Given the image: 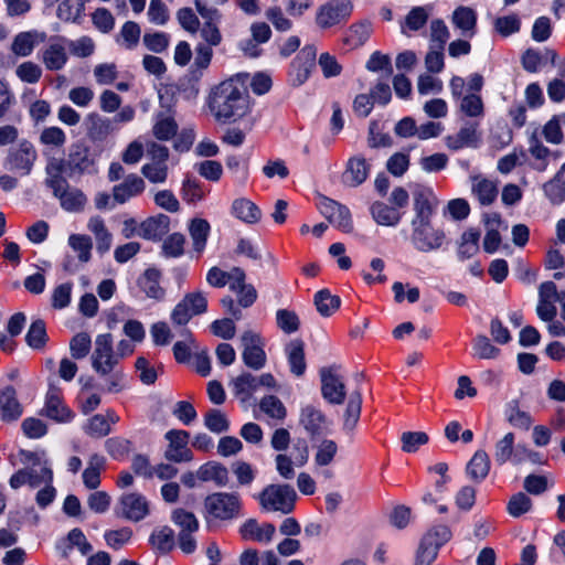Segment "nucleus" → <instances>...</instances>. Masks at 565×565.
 <instances>
[{
    "mask_svg": "<svg viewBox=\"0 0 565 565\" xmlns=\"http://www.w3.org/2000/svg\"><path fill=\"white\" fill-rule=\"evenodd\" d=\"M185 236L181 233L168 235L161 245V255L166 258H179L184 254Z\"/></svg>",
    "mask_w": 565,
    "mask_h": 565,
    "instance_id": "obj_46",
    "label": "nucleus"
},
{
    "mask_svg": "<svg viewBox=\"0 0 565 565\" xmlns=\"http://www.w3.org/2000/svg\"><path fill=\"white\" fill-rule=\"evenodd\" d=\"M22 415V406L13 386L0 391V416L4 422L17 420Z\"/></svg>",
    "mask_w": 565,
    "mask_h": 565,
    "instance_id": "obj_31",
    "label": "nucleus"
},
{
    "mask_svg": "<svg viewBox=\"0 0 565 565\" xmlns=\"http://www.w3.org/2000/svg\"><path fill=\"white\" fill-rule=\"evenodd\" d=\"M106 467V458L99 454L90 455L87 467L82 473L85 488L96 490L100 486V473Z\"/></svg>",
    "mask_w": 565,
    "mask_h": 565,
    "instance_id": "obj_33",
    "label": "nucleus"
},
{
    "mask_svg": "<svg viewBox=\"0 0 565 565\" xmlns=\"http://www.w3.org/2000/svg\"><path fill=\"white\" fill-rule=\"evenodd\" d=\"M170 231V217L158 214L139 224L138 236L148 241H160Z\"/></svg>",
    "mask_w": 565,
    "mask_h": 565,
    "instance_id": "obj_27",
    "label": "nucleus"
},
{
    "mask_svg": "<svg viewBox=\"0 0 565 565\" xmlns=\"http://www.w3.org/2000/svg\"><path fill=\"white\" fill-rule=\"evenodd\" d=\"M290 372L296 376L305 374L307 364L305 359V344L301 340H291L285 348Z\"/></svg>",
    "mask_w": 565,
    "mask_h": 565,
    "instance_id": "obj_34",
    "label": "nucleus"
},
{
    "mask_svg": "<svg viewBox=\"0 0 565 565\" xmlns=\"http://www.w3.org/2000/svg\"><path fill=\"white\" fill-rule=\"evenodd\" d=\"M259 408L268 417L282 422L287 416V409L282 402L275 395H266L259 402Z\"/></svg>",
    "mask_w": 565,
    "mask_h": 565,
    "instance_id": "obj_49",
    "label": "nucleus"
},
{
    "mask_svg": "<svg viewBox=\"0 0 565 565\" xmlns=\"http://www.w3.org/2000/svg\"><path fill=\"white\" fill-rule=\"evenodd\" d=\"M143 190V179H126L122 183L114 186L113 201L118 204H124L131 198L142 193Z\"/></svg>",
    "mask_w": 565,
    "mask_h": 565,
    "instance_id": "obj_37",
    "label": "nucleus"
},
{
    "mask_svg": "<svg viewBox=\"0 0 565 565\" xmlns=\"http://www.w3.org/2000/svg\"><path fill=\"white\" fill-rule=\"evenodd\" d=\"M141 29L138 23L127 21L116 39L117 43L124 45L127 50H132L139 43Z\"/></svg>",
    "mask_w": 565,
    "mask_h": 565,
    "instance_id": "obj_51",
    "label": "nucleus"
},
{
    "mask_svg": "<svg viewBox=\"0 0 565 565\" xmlns=\"http://www.w3.org/2000/svg\"><path fill=\"white\" fill-rule=\"evenodd\" d=\"M388 203L375 201L370 206L374 222L381 226H397L403 217L401 210L409 203L408 191L403 186H395L388 195Z\"/></svg>",
    "mask_w": 565,
    "mask_h": 565,
    "instance_id": "obj_3",
    "label": "nucleus"
},
{
    "mask_svg": "<svg viewBox=\"0 0 565 565\" xmlns=\"http://www.w3.org/2000/svg\"><path fill=\"white\" fill-rule=\"evenodd\" d=\"M299 424L309 436L316 437L327 430L329 423L320 408L308 404L300 408Z\"/></svg>",
    "mask_w": 565,
    "mask_h": 565,
    "instance_id": "obj_24",
    "label": "nucleus"
},
{
    "mask_svg": "<svg viewBox=\"0 0 565 565\" xmlns=\"http://www.w3.org/2000/svg\"><path fill=\"white\" fill-rule=\"evenodd\" d=\"M198 478L202 481H214L217 486H226L228 481L227 469L217 462H207L198 470Z\"/></svg>",
    "mask_w": 565,
    "mask_h": 565,
    "instance_id": "obj_41",
    "label": "nucleus"
},
{
    "mask_svg": "<svg viewBox=\"0 0 565 565\" xmlns=\"http://www.w3.org/2000/svg\"><path fill=\"white\" fill-rule=\"evenodd\" d=\"M161 273L156 268H148L138 279V286L147 297L162 300L166 296L164 289L160 286Z\"/></svg>",
    "mask_w": 565,
    "mask_h": 565,
    "instance_id": "obj_32",
    "label": "nucleus"
},
{
    "mask_svg": "<svg viewBox=\"0 0 565 565\" xmlns=\"http://www.w3.org/2000/svg\"><path fill=\"white\" fill-rule=\"evenodd\" d=\"M92 349L90 335L86 332L76 333L70 341V352L73 359L86 358Z\"/></svg>",
    "mask_w": 565,
    "mask_h": 565,
    "instance_id": "obj_55",
    "label": "nucleus"
},
{
    "mask_svg": "<svg viewBox=\"0 0 565 565\" xmlns=\"http://www.w3.org/2000/svg\"><path fill=\"white\" fill-rule=\"evenodd\" d=\"M25 342L30 348L35 350L44 348L47 342V333L43 320L39 319L31 323L25 335Z\"/></svg>",
    "mask_w": 565,
    "mask_h": 565,
    "instance_id": "obj_50",
    "label": "nucleus"
},
{
    "mask_svg": "<svg viewBox=\"0 0 565 565\" xmlns=\"http://www.w3.org/2000/svg\"><path fill=\"white\" fill-rule=\"evenodd\" d=\"M480 236V231L472 227L461 234L457 250L461 260L469 259L478 253Z\"/></svg>",
    "mask_w": 565,
    "mask_h": 565,
    "instance_id": "obj_39",
    "label": "nucleus"
},
{
    "mask_svg": "<svg viewBox=\"0 0 565 565\" xmlns=\"http://www.w3.org/2000/svg\"><path fill=\"white\" fill-rule=\"evenodd\" d=\"M206 518L230 521L241 515L242 501L237 493L215 492L204 500Z\"/></svg>",
    "mask_w": 565,
    "mask_h": 565,
    "instance_id": "obj_5",
    "label": "nucleus"
},
{
    "mask_svg": "<svg viewBox=\"0 0 565 565\" xmlns=\"http://www.w3.org/2000/svg\"><path fill=\"white\" fill-rule=\"evenodd\" d=\"M339 366L332 365L320 370L321 394L331 404H342L345 399V385L339 374Z\"/></svg>",
    "mask_w": 565,
    "mask_h": 565,
    "instance_id": "obj_15",
    "label": "nucleus"
},
{
    "mask_svg": "<svg viewBox=\"0 0 565 565\" xmlns=\"http://www.w3.org/2000/svg\"><path fill=\"white\" fill-rule=\"evenodd\" d=\"M317 47L315 45H305L292 60L288 78L292 86L302 85L310 76L311 71L316 66Z\"/></svg>",
    "mask_w": 565,
    "mask_h": 565,
    "instance_id": "obj_13",
    "label": "nucleus"
},
{
    "mask_svg": "<svg viewBox=\"0 0 565 565\" xmlns=\"http://www.w3.org/2000/svg\"><path fill=\"white\" fill-rule=\"evenodd\" d=\"M67 40L62 36L51 38L47 45L41 51V61L49 71L62 70L67 61Z\"/></svg>",
    "mask_w": 565,
    "mask_h": 565,
    "instance_id": "obj_19",
    "label": "nucleus"
},
{
    "mask_svg": "<svg viewBox=\"0 0 565 565\" xmlns=\"http://www.w3.org/2000/svg\"><path fill=\"white\" fill-rule=\"evenodd\" d=\"M353 9L351 0H328L318 8L316 24L322 30L343 25L351 18Z\"/></svg>",
    "mask_w": 565,
    "mask_h": 565,
    "instance_id": "obj_8",
    "label": "nucleus"
},
{
    "mask_svg": "<svg viewBox=\"0 0 565 565\" xmlns=\"http://www.w3.org/2000/svg\"><path fill=\"white\" fill-rule=\"evenodd\" d=\"M85 9L83 0H64L57 7V18L65 22H76Z\"/></svg>",
    "mask_w": 565,
    "mask_h": 565,
    "instance_id": "obj_48",
    "label": "nucleus"
},
{
    "mask_svg": "<svg viewBox=\"0 0 565 565\" xmlns=\"http://www.w3.org/2000/svg\"><path fill=\"white\" fill-rule=\"evenodd\" d=\"M257 390V376L250 373H243L233 381L234 393L238 396H244V398L249 397Z\"/></svg>",
    "mask_w": 565,
    "mask_h": 565,
    "instance_id": "obj_56",
    "label": "nucleus"
},
{
    "mask_svg": "<svg viewBox=\"0 0 565 565\" xmlns=\"http://www.w3.org/2000/svg\"><path fill=\"white\" fill-rule=\"evenodd\" d=\"M452 533L447 525L437 524L431 526L424 535L423 539L433 546L436 545V550H440L448 541H450Z\"/></svg>",
    "mask_w": 565,
    "mask_h": 565,
    "instance_id": "obj_59",
    "label": "nucleus"
},
{
    "mask_svg": "<svg viewBox=\"0 0 565 565\" xmlns=\"http://www.w3.org/2000/svg\"><path fill=\"white\" fill-rule=\"evenodd\" d=\"M315 305L321 316L330 317L340 308L341 299L328 289H322L316 292Z\"/></svg>",
    "mask_w": 565,
    "mask_h": 565,
    "instance_id": "obj_44",
    "label": "nucleus"
},
{
    "mask_svg": "<svg viewBox=\"0 0 565 565\" xmlns=\"http://www.w3.org/2000/svg\"><path fill=\"white\" fill-rule=\"evenodd\" d=\"M211 226L204 218H194L189 225L193 250L200 256L205 249Z\"/></svg>",
    "mask_w": 565,
    "mask_h": 565,
    "instance_id": "obj_38",
    "label": "nucleus"
},
{
    "mask_svg": "<svg viewBox=\"0 0 565 565\" xmlns=\"http://www.w3.org/2000/svg\"><path fill=\"white\" fill-rule=\"evenodd\" d=\"M406 190L413 198L414 216L412 220L431 218L439 203L434 191L420 183H409Z\"/></svg>",
    "mask_w": 565,
    "mask_h": 565,
    "instance_id": "obj_11",
    "label": "nucleus"
},
{
    "mask_svg": "<svg viewBox=\"0 0 565 565\" xmlns=\"http://www.w3.org/2000/svg\"><path fill=\"white\" fill-rule=\"evenodd\" d=\"M533 502L531 498L524 492L513 494L508 504L507 511L513 518H520L531 511Z\"/></svg>",
    "mask_w": 565,
    "mask_h": 565,
    "instance_id": "obj_54",
    "label": "nucleus"
},
{
    "mask_svg": "<svg viewBox=\"0 0 565 565\" xmlns=\"http://www.w3.org/2000/svg\"><path fill=\"white\" fill-rule=\"evenodd\" d=\"M477 182L472 185V193L478 199L480 204L489 205L498 196V185L492 179H476Z\"/></svg>",
    "mask_w": 565,
    "mask_h": 565,
    "instance_id": "obj_43",
    "label": "nucleus"
},
{
    "mask_svg": "<svg viewBox=\"0 0 565 565\" xmlns=\"http://www.w3.org/2000/svg\"><path fill=\"white\" fill-rule=\"evenodd\" d=\"M196 11L204 20L202 28L200 29L201 38L205 41L204 44L210 46H217L222 41V34L218 29L221 21V12L213 7H209L203 0L194 1Z\"/></svg>",
    "mask_w": 565,
    "mask_h": 565,
    "instance_id": "obj_14",
    "label": "nucleus"
},
{
    "mask_svg": "<svg viewBox=\"0 0 565 565\" xmlns=\"http://www.w3.org/2000/svg\"><path fill=\"white\" fill-rule=\"evenodd\" d=\"M38 158L36 150L32 142L22 140L19 146L12 149L7 158L11 170L21 174H29Z\"/></svg>",
    "mask_w": 565,
    "mask_h": 565,
    "instance_id": "obj_18",
    "label": "nucleus"
},
{
    "mask_svg": "<svg viewBox=\"0 0 565 565\" xmlns=\"http://www.w3.org/2000/svg\"><path fill=\"white\" fill-rule=\"evenodd\" d=\"M210 189L200 179H185L182 185V198L188 203H196L204 199Z\"/></svg>",
    "mask_w": 565,
    "mask_h": 565,
    "instance_id": "obj_47",
    "label": "nucleus"
},
{
    "mask_svg": "<svg viewBox=\"0 0 565 565\" xmlns=\"http://www.w3.org/2000/svg\"><path fill=\"white\" fill-rule=\"evenodd\" d=\"M42 414L57 423H68L74 417V413L63 401L61 390L55 386H51L46 393Z\"/></svg>",
    "mask_w": 565,
    "mask_h": 565,
    "instance_id": "obj_21",
    "label": "nucleus"
},
{
    "mask_svg": "<svg viewBox=\"0 0 565 565\" xmlns=\"http://www.w3.org/2000/svg\"><path fill=\"white\" fill-rule=\"evenodd\" d=\"M38 38L41 41L45 39L44 33H38L36 31H25L18 33L11 44V52L21 57H26L32 54L36 43Z\"/></svg>",
    "mask_w": 565,
    "mask_h": 565,
    "instance_id": "obj_35",
    "label": "nucleus"
},
{
    "mask_svg": "<svg viewBox=\"0 0 565 565\" xmlns=\"http://www.w3.org/2000/svg\"><path fill=\"white\" fill-rule=\"evenodd\" d=\"M206 105L218 124H233L249 111V94L245 77L232 76L213 86Z\"/></svg>",
    "mask_w": 565,
    "mask_h": 565,
    "instance_id": "obj_1",
    "label": "nucleus"
},
{
    "mask_svg": "<svg viewBox=\"0 0 565 565\" xmlns=\"http://www.w3.org/2000/svg\"><path fill=\"white\" fill-rule=\"evenodd\" d=\"M276 322L278 328L286 334L297 332L300 327V320L297 313L288 309L277 310Z\"/></svg>",
    "mask_w": 565,
    "mask_h": 565,
    "instance_id": "obj_57",
    "label": "nucleus"
},
{
    "mask_svg": "<svg viewBox=\"0 0 565 565\" xmlns=\"http://www.w3.org/2000/svg\"><path fill=\"white\" fill-rule=\"evenodd\" d=\"M514 439V434L508 433L495 443L493 457L497 465L502 466L512 461L515 449Z\"/></svg>",
    "mask_w": 565,
    "mask_h": 565,
    "instance_id": "obj_45",
    "label": "nucleus"
},
{
    "mask_svg": "<svg viewBox=\"0 0 565 565\" xmlns=\"http://www.w3.org/2000/svg\"><path fill=\"white\" fill-rule=\"evenodd\" d=\"M67 168L71 173H94L95 160L90 149L83 142L72 145L66 159Z\"/></svg>",
    "mask_w": 565,
    "mask_h": 565,
    "instance_id": "obj_23",
    "label": "nucleus"
},
{
    "mask_svg": "<svg viewBox=\"0 0 565 565\" xmlns=\"http://www.w3.org/2000/svg\"><path fill=\"white\" fill-rule=\"evenodd\" d=\"M477 11L470 7L459 6L451 15V22L466 38H473L477 33Z\"/></svg>",
    "mask_w": 565,
    "mask_h": 565,
    "instance_id": "obj_29",
    "label": "nucleus"
},
{
    "mask_svg": "<svg viewBox=\"0 0 565 565\" xmlns=\"http://www.w3.org/2000/svg\"><path fill=\"white\" fill-rule=\"evenodd\" d=\"M204 425L209 430L215 434L225 433L230 428V423L226 416L216 408L210 409L204 415Z\"/></svg>",
    "mask_w": 565,
    "mask_h": 565,
    "instance_id": "obj_60",
    "label": "nucleus"
},
{
    "mask_svg": "<svg viewBox=\"0 0 565 565\" xmlns=\"http://www.w3.org/2000/svg\"><path fill=\"white\" fill-rule=\"evenodd\" d=\"M207 309V299L201 291L189 292L174 307L171 320L174 324L184 326L193 316L202 315Z\"/></svg>",
    "mask_w": 565,
    "mask_h": 565,
    "instance_id": "obj_12",
    "label": "nucleus"
},
{
    "mask_svg": "<svg viewBox=\"0 0 565 565\" xmlns=\"http://www.w3.org/2000/svg\"><path fill=\"white\" fill-rule=\"evenodd\" d=\"M411 225V242L418 252L429 253L443 246L446 234L441 228L431 225V218L412 220Z\"/></svg>",
    "mask_w": 565,
    "mask_h": 565,
    "instance_id": "obj_6",
    "label": "nucleus"
},
{
    "mask_svg": "<svg viewBox=\"0 0 565 565\" xmlns=\"http://www.w3.org/2000/svg\"><path fill=\"white\" fill-rule=\"evenodd\" d=\"M166 439L169 446L166 450V458L173 462H184L192 459V452L188 447L190 434L182 429L167 431Z\"/></svg>",
    "mask_w": 565,
    "mask_h": 565,
    "instance_id": "obj_20",
    "label": "nucleus"
},
{
    "mask_svg": "<svg viewBox=\"0 0 565 565\" xmlns=\"http://www.w3.org/2000/svg\"><path fill=\"white\" fill-rule=\"evenodd\" d=\"M171 519L181 529L180 531L198 532L199 530L196 516L184 509H175L172 512Z\"/></svg>",
    "mask_w": 565,
    "mask_h": 565,
    "instance_id": "obj_63",
    "label": "nucleus"
},
{
    "mask_svg": "<svg viewBox=\"0 0 565 565\" xmlns=\"http://www.w3.org/2000/svg\"><path fill=\"white\" fill-rule=\"evenodd\" d=\"M361 404L362 397L359 392H354L351 394L350 399L347 405L345 415H344V428L348 430H352L361 414Z\"/></svg>",
    "mask_w": 565,
    "mask_h": 565,
    "instance_id": "obj_58",
    "label": "nucleus"
},
{
    "mask_svg": "<svg viewBox=\"0 0 565 565\" xmlns=\"http://www.w3.org/2000/svg\"><path fill=\"white\" fill-rule=\"evenodd\" d=\"M86 134L90 141L103 142L117 130L113 120L97 113H90L85 118Z\"/></svg>",
    "mask_w": 565,
    "mask_h": 565,
    "instance_id": "obj_26",
    "label": "nucleus"
},
{
    "mask_svg": "<svg viewBox=\"0 0 565 565\" xmlns=\"http://www.w3.org/2000/svg\"><path fill=\"white\" fill-rule=\"evenodd\" d=\"M68 245L77 254L82 263H87L92 256L93 243L89 236L84 234H72L68 237Z\"/></svg>",
    "mask_w": 565,
    "mask_h": 565,
    "instance_id": "obj_52",
    "label": "nucleus"
},
{
    "mask_svg": "<svg viewBox=\"0 0 565 565\" xmlns=\"http://www.w3.org/2000/svg\"><path fill=\"white\" fill-rule=\"evenodd\" d=\"M276 532L271 523L259 524L255 519H248L241 527L239 533L244 540L256 541L259 543H269Z\"/></svg>",
    "mask_w": 565,
    "mask_h": 565,
    "instance_id": "obj_30",
    "label": "nucleus"
},
{
    "mask_svg": "<svg viewBox=\"0 0 565 565\" xmlns=\"http://www.w3.org/2000/svg\"><path fill=\"white\" fill-rule=\"evenodd\" d=\"M543 190L552 204L558 205L565 201L564 179H550L543 184Z\"/></svg>",
    "mask_w": 565,
    "mask_h": 565,
    "instance_id": "obj_64",
    "label": "nucleus"
},
{
    "mask_svg": "<svg viewBox=\"0 0 565 565\" xmlns=\"http://www.w3.org/2000/svg\"><path fill=\"white\" fill-rule=\"evenodd\" d=\"M232 212L237 218L248 224H255L262 217L260 209L254 202L244 198L233 202Z\"/></svg>",
    "mask_w": 565,
    "mask_h": 565,
    "instance_id": "obj_40",
    "label": "nucleus"
},
{
    "mask_svg": "<svg viewBox=\"0 0 565 565\" xmlns=\"http://www.w3.org/2000/svg\"><path fill=\"white\" fill-rule=\"evenodd\" d=\"M316 205L319 212L332 224L334 227L343 233H351L353 230V221L350 210L321 193H317Z\"/></svg>",
    "mask_w": 565,
    "mask_h": 565,
    "instance_id": "obj_10",
    "label": "nucleus"
},
{
    "mask_svg": "<svg viewBox=\"0 0 565 565\" xmlns=\"http://www.w3.org/2000/svg\"><path fill=\"white\" fill-rule=\"evenodd\" d=\"M9 459L13 466L17 463L23 466L30 480L35 479L36 488L43 483H53V470L44 450L19 449L17 454H11Z\"/></svg>",
    "mask_w": 565,
    "mask_h": 565,
    "instance_id": "obj_4",
    "label": "nucleus"
},
{
    "mask_svg": "<svg viewBox=\"0 0 565 565\" xmlns=\"http://www.w3.org/2000/svg\"><path fill=\"white\" fill-rule=\"evenodd\" d=\"M45 186L60 201L63 210L72 213L82 212L87 203L84 192L70 184L67 179H45Z\"/></svg>",
    "mask_w": 565,
    "mask_h": 565,
    "instance_id": "obj_9",
    "label": "nucleus"
},
{
    "mask_svg": "<svg viewBox=\"0 0 565 565\" xmlns=\"http://www.w3.org/2000/svg\"><path fill=\"white\" fill-rule=\"evenodd\" d=\"M490 471V459L484 450H477L466 467L468 477L475 482L483 481Z\"/></svg>",
    "mask_w": 565,
    "mask_h": 565,
    "instance_id": "obj_36",
    "label": "nucleus"
},
{
    "mask_svg": "<svg viewBox=\"0 0 565 565\" xmlns=\"http://www.w3.org/2000/svg\"><path fill=\"white\" fill-rule=\"evenodd\" d=\"M373 33V24L370 20H360L352 23L343 36V44L350 50L363 46Z\"/></svg>",
    "mask_w": 565,
    "mask_h": 565,
    "instance_id": "obj_28",
    "label": "nucleus"
},
{
    "mask_svg": "<svg viewBox=\"0 0 565 565\" xmlns=\"http://www.w3.org/2000/svg\"><path fill=\"white\" fill-rule=\"evenodd\" d=\"M147 153L151 158V163L143 166L142 172L145 177H166L168 173V148L152 141L147 143Z\"/></svg>",
    "mask_w": 565,
    "mask_h": 565,
    "instance_id": "obj_25",
    "label": "nucleus"
},
{
    "mask_svg": "<svg viewBox=\"0 0 565 565\" xmlns=\"http://www.w3.org/2000/svg\"><path fill=\"white\" fill-rule=\"evenodd\" d=\"M243 353L242 359L246 366L260 370L266 363V353L259 334L245 331L241 337Z\"/></svg>",
    "mask_w": 565,
    "mask_h": 565,
    "instance_id": "obj_17",
    "label": "nucleus"
},
{
    "mask_svg": "<svg viewBox=\"0 0 565 565\" xmlns=\"http://www.w3.org/2000/svg\"><path fill=\"white\" fill-rule=\"evenodd\" d=\"M115 353L114 340L110 333L98 334L90 355L92 369L106 380V392L119 393L126 388V375Z\"/></svg>",
    "mask_w": 565,
    "mask_h": 565,
    "instance_id": "obj_2",
    "label": "nucleus"
},
{
    "mask_svg": "<svg viewBox=\"0 0 565 565\" xmlns=\"http://www.w3.org/2000/svg\"><path fill=\"white\" fill-rule=\"evenodd\" d=\"M149 502L140 493L130 492L120 497L116 513L129 521L138 522L149 514Z\"/></svg>",
    "mask_w": 565,
    "mask_h": 565,
    "instance_id": "obj_16",
    "label": "nucleus"
},
{
    "mask_svg": "<svg viewBox=\"0 0 565 565\" xmlns=\"http://www.w3.org/2000/svg\"><path fill=\"white\" fill-rule=\"evenodd\" d=\"M477 122H467L458 132L445 137V143L449 150L458 151L463 148H478L481 142V134Z\"/></svg>",
    "mask_w": 565,
    "mask_h": 565,
    "instance_id": "obj_22",
    "label": "nucleus"
},
{
    "mask_svg": "<svg viewBox=\"0 0 565 565\" xmlns=\"http://www.w3.org/2000/svg\"><path fill=\"white\" fill-rule=\"evenodd\" d=\"M475 355L479 359H495L500 350L483 334H478L472 340Z\"/></svg>",
    "mask_w": 565,
    "mask_h": 565,
    "instance_id": "obj_61",
    "label": "nucleus"
},
{
    "mask_svg": "<svg viewBox=\"0 0 565 565\" xmlns=\"http://www.w3.org/2000/svg\"><path fill=\"white\" fill-rule=\"evenodd\" d=\"M297 493L289 484H269L258 495L259 504L266 511H279L284 514L295 509Z\"/></svg>",
    "mask_w": 565,
    "mask_h": 565,
    "instance_id": "obj_7",
    "label": "nucleus"
},
{
    "mask_svg": "<svg viewBox=\"0 0 565 565\" xmlns=\"http://www.w3.org/2000/svg\"><path fill=\"white\" fill-rule=\"evenodd\" d=\"M151 546L162 554H167L173 550L175 540L174 532L169 526H161L151 533L149 537Z\"/></svg>",
    "mask_w": 565,
    "mask_h": 565,
    "instance_id": "obj_42",
    "label": "nucleus"
},
{
    "mask_svg": "<svg viewBox=\"0 0 565 565\" xmlns=\"http://www.w3.org/2000/svg\"><path fill=\"white\" fill-rule=\"evenodd\" d=\"M142 41L149 51L162 53L170 44V35L166 32H146Z\"/></svg>",
    "mask_w": 565,
    "mask_h": 565,
    "instance_id": "obj_62",
    "label": "nucleus"
},
{
    "mask_svg": "<svg viewBox=\"0 0 565 565\" xmlns=\"http://www.w3.org/2000/svg\"><path fill=\"white\" fill-rule=\"evenodd\" d=\"M39 141L43 146L60 149L66 143V134L56 126L45 127L40 134Z\"/></svg>",
    "mask_w": 565,
    "mask_h": 565,
    "instance_id": "obj_53",
    "label": "nucleus"
}]
</instances>
